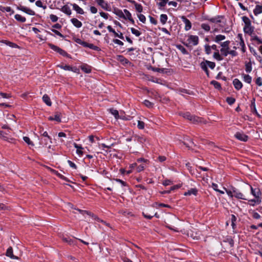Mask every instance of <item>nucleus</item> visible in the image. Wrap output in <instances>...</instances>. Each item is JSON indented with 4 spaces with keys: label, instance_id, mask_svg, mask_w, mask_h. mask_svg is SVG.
I'll list each match as a JSON object with an SVG mask.
<instances>
[{
    "label": "nucleus",
    "instance_id": "1",
    "mask_svg": "<svg viewBox=\"0 0 262 262\" xmlns=\"http://www.w3.org/2000/svg\"><path fill=\"white\" fill-rule=\"evenodd\" d=\"M178 219L173 215H170L167 218V222L169 224H167V227L174 231H178V230L174 228V225H177V223L178 222Z\"/></svg>",
    "mask_w": 262,
    "mask_h": 262
},
{
    "label": "nucleus",
    "instance_id": "2",
    "mask_svg": "<svg viewBox=\"0 0 262 262\" xmlns=\"http://www.w3.org/2000/svg\"><path fill=\"white\" fill-rule=\"evenodd\" d=\"M181 115L185 119L195 124L201 123V119L198 117L191 115L189 113H181Z\"/></svg>",
    "mask_w": 262,
    "mask_h": 262
},
{
    "label": "nucleus",
    "instance_id": "3",
    "mask_svg": "<svg viewBox=\"0 0 262 262\" xmlns=\"http://www.w3.org/2000/svg\"><path fill=\"white\" fill-rule=\"evenodd\" d=\"M187 41L189 44L196 46L199 42V37L196 35H190L188 36Z\"/></svg>",
    "mask_w": 262,
    "mask_h": 262
},
{
    "label": "nucleus",
    "instance_id": "4",
    "mask_svg": "<svg viewBox=\"0 0 262 262\" xmlns=\"http://www.w3.org/2000/svg\"><path fill=\"white\" fill-rule=\"evenodd\" d=\"M17 8L18 10H20L30 15H35V13L34 11H33L32 10L30 9V8H28L25 6H19L17 7Z\"/></svg>",
    "mask_w": 262,
    "mask_h": 262
},
{
    "label": "nucleus",
    "instance_id": "5",
    "mask_svg": "<svg viewBox=\"0 0 262 262\" xmlns=\"http://www.w3.org/2000/svg\"><path fill=\"white\" fill-rule=\"evenodd\" d=\"M120 16L122 17L124 19H128L132 23H134V20L132 18V15H131L130 13L127 9H124L123 10V13L121 12V15H120Z\"/></svg>",
    "mask_w": 262,
    "mask_h": 262
},
{
    "label": "nucleus",
    "instance_id": "6",
    "mask_svg": "<svg viewBox=\"0 0 262 262\" xmlns=\"http://www.w3.org/2000/svg\"><path fill=\"white\" fill-rule=\"evenodd\" d=\"M232 192H233L234 196L238 199L246 200L244 195L235 187H232Z\"/></svg>",
    "mask_w": 262,
    "mask_h": 262
},
{
    "label": "nucleus",
    "instance_id": "7",
    "mask_svg": "<svg viewBox=\"0 0 262 262\" xmlns=\"http://www.w3.org/2000/svg\"><path fill=\"white\" fill-rule=\"evenodd\" d=\"M237 38L238 39V40H237V41H238V45H239V46L241 47V50H242V52L244 53L245 52L246 47H245L244 39L242 37V34H238L237 36Z\"/></svg>",
    "mask_w": 262,
    "mask_h": 262
},
{
    "label": "nucleus",
    "instance_id": "8",
    "mask_svg": "<svg viewBox=\"0 0 262 262\" xmlns=\"http://www.w3.org/2000/svg\"><path fill=\"white\" fill-rule=\"evenodd\" d=\"M234 136L238 140L244 142L247 141L248 139V137L247 135L241 132H237L234 135Z\"/></svg>",
    "mask_w": 262,
    "mask_h": 262
},
{
    "label": "nucleus",
    "instance_id": "9",
    "mask_svg": "<svg viewBox=\"0 0 262 262\" xmlns=\"http://www.w3.org/2000/svg\"><path fill=\"white\" fill-rule=\"evenodd\" d=\"M182 19L185 24V30L186 31L189 30L191 28V23L189 19L186 18L185 16L182 17Z\"/></svg>",
    "mask_w": 262,
    "mask_h": 262
},
{
    "label": "nucleus",
    "instance_id": "10",
    "mask_svg": "<svg viewBox=\"0 0 262 262\" xmlns=\"http://www.w3.org/2000/svg\"><path fill=\"white\" fill-rule=\"evenodd\" d=\"M95 2L104 10H107L109 6L106 2L104 0H95Z\"/></svg>",
    "mask_w": 262,
    "mask_h": 262
},
{
    "label": "nucleus",
    "instance_id": "11",
    "mask_svg": "<svg viewBox=\"0 0 262 262\" xmlns=\"http://www.w3.org/2000/svg\"><path fill=\"white\" fill-rule=\"evenodd\" d=\"M244 31L245 33L251 35L254 31V27L251 25L245 26L244 27Z\"/></svg>",
    "mask_w": 262,
    "mask_h": 262
},
{
    "label": "nucleus",
    "instance_id": "12",
    "mask_svg": "<svg viewBox=\"0 0 262 262\" xmlns=\"http://www.w3.org/2000/svg\"><path fill=\"white\" fill-rule=\"evenodd\" d=\"M233 84L235 87V88L237 90H239L240 89H242V86H243V84L241 82V81H239L238 79H234L233 81Z\"/></svg>",
    "mask_w": 262,
    "mask_h": 262
},
{
    "label": "nucleus",
    "instance_id": "13",
    "mask_svg": "<svg viewBox=\"0 0 262 262\" xmlns=\"http://www.w3.org/2000/svg\"><path fill=\"white\" fill-rule=\"evenodd\" d=\"M73 9L76 11V12L80 14H83L84 12L83 10L78 5L76 4H71Z\"/></svg>",
    "mask_w": 262,
    "mask_h": 262
},
{
    "label": "nucleus",
    "instance_id": "14",
    "mask_svg": "<svg viewBox=\"0 0 262 262\" xmlns=\"http://www.w3.org/2000/svg\"><path fill=\"white\" fill-rule=\"evenodd\" d=\"M110 112L115 117L116 119H118L119 118L122 119H125V118L124 117L120 116L119 115L118 111L116 110H115L114 108H111L110 109Z\"/></svg>",
    "mask_w": 262,
    "mask_h": 262
},
{
    "label": "nucleus",
    "instance_id": "15",
    "mask_svg": "<svg viewBox=\"0 0 262 262\" xmlns=\"http://www.w3.org/2000/svg\"><path fill=\"white\" fill-rule=\"evenodd\" d=\"M129 2L134 4L136 10L139 12H141L143 10L142 6L141 4L137 3L135 1L132 0H127Z\"/></svg>",
    "mask_w": 262,
    "mask_h": 262
},
{
    "label": "nucleus",
    "instance_id": "16",
    "mask_svg": "<svg viewBox=\"0 0 262 262\" xmlns=\"http://www.w3.org/2000/svg\"><path fill=\"white\" fill-rule=\"evenodd\" d=\"M200 66L201 68L205 72L206 75L208 77L209 76V71L208 70V66H207V62H206V60L205 61H203L201 63Z\"/></svg>",
    "mask_w": 262,
    "mask_h": 262
},
{
    "label": "nucleus",
    "instance_id": "17",
    "mask_svg": "<svg viewBox=\"0 0 262 262\" xmlns=\"http://www.w3.org/2000/svg\"><path fill=\"white\" fill-rule=\"evenodd\" d=\"M61 11L67 14L70 15L72 14V11L68 5H64L61 8Z\"/></svg>",
    "mask_w": 262,
    "mask_h": 262
},
{
    "label": "nucleus",
    "instance_id": "18",
    "mask_svg": "<svg viewBox=\"0 0 262 262\" xmlns=\"http://www.w3.org/2000/svg\"><path fill=\"white\" fill-rule=\"evenodd\" d=\"M71 21L75 27L78 28H80L82 25V23L77 18H72Z\"/></svg>",
    "mask_w": 262,
    "mask_h": 262
},
{
    "label": "nucleus",
    "instance_id": "19",
    "mask_svg": "<svg viewBox=\"0 0 262 262\" xmlns=\"http://www.w3.org/2000/svg\"><path fill=\"white\" fill-rule=\"evenodd\" d=\"M6 255L8 257H10L12 259H18V257L16 256H14L13 254V250L12 247H9L6 252Z\"/></svg>",
    "mask_w": 262,
    "mask_h": 262
},
{
    "label": "nucleus",
    "instance_id": "20",
    "mask_svg": "<svg viewBox=\"0 0 262 262\" xmlns=\"http://www.w3.org/2000/svg\"><path fill=\"white\" fill-rule=\"evenodd\" d=\"M198 193V190L196 188H191L190 190H188L187 191L184 193L185 195H190L193 194L194 195H196Z\"/></svg>",
    "mask_w": 262,
    "mask_h": 262
},
{
    "label": "nucleus",
    "instance_id": "21",
    "mask_svg": "<svg viewBox=\"0 0 262 262\" xmlns=\"http://www.w3.org/2000/svg\"><path fill=\"white\" fill-rule=\"evenodd\" d=\"M251 188V192L252 194L254 196L255 198H259V196L260 195V192L258 189H254L253 188L252 186H250Z\"/></svg>",
    "mask_w": 262,
    "mask_h": 262
},
{
    "label": "nucleus",
    "instance_id": "22",
    "mask_svg": "<svg viewBox=\"0 0 262 262\" xmlns=\"http://www.w3.org/2000/svg\"><path fill=\"white\" fill-rule=\"evenodd\" d=\"M43 101L48 106H51L52 105V102L51 101L50 98L47 95L45 94L42 97Z\"/></svg>",
    "mask_w": 262,
    "mask_h": 262
},
{
    "label": "nucleus",
    "instance_id": "23",
    "mask_svg": "<svg viewBox=\"0 0 262 262\" xmlns=\"http://www.w3.org/2000/svg\"><path fill=\"white\" fill-rule=\"evenodd\" d=\"M253 13L255 15H257L262 13V6L256 5L253 10Z\"/></svg>",
    "mask_w": 262,
    "mask_h": 262
},
{
    "label": "nucleus",
    "instance_id": "24",
    "mask_svg": "<svg viewBox=\"0 0 262 262\" xmlns=\"http://www.w3.org/2000/svg\"><path fill=\"white\" fill-rule=\"evenodd\" d=\"M73 145L74 147L77 149V154L80 156H82L83 155V151H82L83 148L82 147V146L81 145L77 144L75 143H74Z\"/></svg>",
    "mask_w": 262,
    "mask_h": 262
},
{
    "label": "nucleus",
    "instance_id": "25",
    "mask_svg": "<svg viewBox=\"0 0 262 262\" xmlns=\"http://www.w3.org/2000/svg\"><path fill=\"white\" fill-rule=\"evenodd\" d=\"M225 38V36L223 35H217L214 37V41L216 43H220L221 41L224 40Z\"/></svg>",
    "mask_w": 262,
    "mask_h": 262
},
{
    "label": "nucleus",
    "instance_id": "26",
    "mask_svg": "<svg viewBox=\"0 0 262 262\" xmlns=\"http://www.w3.org/2000/svg\"><path fill=\"white\" fill-rule=\"evenodd\" d=\"M249 204L254 206L255 204H259L261 202L259 198H255L254 199H252L249 201Z\"/></svg>",
    "mask_w": 262,
    "mask_h": 262
},
{
    "label": "nucleus",
    "instance_id": "27",
    "mask_svg": "<svg viewBox=\"0 0 262 262\" xmlns=\"http://www.w3.org/2000/svg\"><path fill=\"white\" fill-rule=\"evenodd\" d=\"M14 18L18 21L20 23H25L26 21V19L25 17L22 16L19 14H16L14 16Z\"/></svg>",
    "mask_w": 262,
    "mask_h": 262
},
{
    "label": "nucleus",
    "instance_id": "28",
    "mask_svg": "<svg viewBox=\"0 0 262 262\" xmlns=\"http://www.w3.org/2000/svg\"><path fill=\"white\" fill-rule=\"evenodd\" d=\"M243 79L245 82L250 84L252 81V77L249 75L243 74Z\"/></svg>",
    "mask_w": 262,
    "mask_h": 262
},
{
    "label": "nucleus",
    "instance_id": "29",
    "mask_svg": "<svg viewBox=\"0 0 262 262\" xmlns=\"http://www.w3.org/2000/svg\"><path fill=\"white\" fill-rule=\"evenodd\" d=\"M168 17L167 15L162 14L160 15V21L164 25L166 24L167 20Z\"/></svg>",
    "mask_w": 262,
    "mask_h": 262
},
{
    "label": "nucleus",
    "instance_id": "30",
    "mask_svg": "<svg viewBox=\"0 0 262 262\" xmlns=\"http://www.w3.org/2000/svg\"><path fill=\"white\" fill-rule=\"evenodd\" d=\"M81 69L86 73H90L91 72V68L86 65L81 66Z\"/></svg>",
    "mask_w": 262,
    "mask_h": 262
},
{
    "label": "nucleus",
    "instance_id": "31",
    "mask_svg": "<svg viewBox=\"0 0 262 262\" xmlns=\"http://www.w3.org/2000/svg\"><path fill=\"white\" fill-rule=\"evenodd\" d=\"M242 20L245 24V26H248V25H251V21L248 17L245 16H243Z\"/></svg>",
    "mask_w": 262,
    "mask_h": 262
},
{
    "label": "nucleus",
    "instance_id": "32",
    "mask_svg": "<svg viewBox=\"0 0 262 262\" xmlns=\"http://www.w3.org/2000/svg\"><path fill=\"white\" fill-rule=\"evenodd\" d=\"M251 111L253 113H255L258 117H260V115L257 113V110L256 109V106H255L254 102H252L251 106Z\"/></svg>",
    "mask_w": 262,
    "mask_h": 262
},
{
    "label": "nucleus",
    "instance_id": "33",
    "mask_svg": "<svg viewBox=\"0 0 262 262\" xmlns=\"http://www.w3.org/2000/svg\"><path fill=\"white\" fill-rule=\"evenodd\" d=\"M230 42L229 40L221 42L220 43L221 46L222 47L221 49H229V46Z\"/></svg>",
    "mask_w": 262,
    "mask_h": 262
},
{
    "label": "nucleus",
    "instance_id": "34",
    "mask_svg": "<svg viewBox=\"0 0 262 262\" xmlns=\"http://www.w3.org/2000/svg\"><path fill=\"white\" fill-rule=\"evenodd\" d=\"M224 189L226 191V193L231 198H232L234 196L233 192H232V187H231L230 189H227L225 187H224Z\"/></svg>",
    "mask_w": 262,
    "mask_h": 262
},
{
    "label": "nucleus",
    "instance_id": "35",
    "mask_svg": "<svg viewBox=\"0 0 262 262\" xmlns=\"http://www.w3.org/2000/svg\"><path fill=\"white\" fill-rule=\"evenodd\" d=\"M245 70L247 73H249L252 71V65L251 62H248L246 64Z\"/></svg>",
    "mask_w": 262,
    "mask_h": 262
},
{
    "label": "nucleus",
    "instance_id": "36",
    "mask_svg": "<svg viewBox=\"0 0 262 262\" xmlns=\"http://www.w3.org/2000/svg\"><path fill=\"white\" fill-rule=\"evenodd\" d=\"M58 67L64 70L71 71L72 69V67L68 65L60 64Z\"/></svg>",
    "mask_w": 262,
    "mask_h": 262
},
{
    "label": "nucleus",
    "instance_id": "37",
    "mask_svg": "<svg viewBox=\"0 0 262 262\" xmlns=\"http://www.w3.org/2000/svg\"><path fill=\"white\" fill-rule=\"evenodd\" d=\"M211 84L213 85V86H214V88L215 89H220L221 88L220 83L219 82H218L217 81H216L215 80H212L211 82Z\"/></svg>",
    "mask_w": 262,
    "mask_h": 262
},
{
    "label": "nucleus",
    "instance_id": "38",
    "mask_svg": "<svg viewBox=\"0 0 262 262\" xmlns=\"http://www.w3.org/2000/svg\"><path fill=\"white\" fill-rule=\"evenodd\" d=\"M23 139L25 142H26L28 145L34 146L33 143L30 140V138L28 137H24Z\"/></svg>",
    "mask_w": 262,
    "mask_h": 262
},
{
    "label": "nucleus",
    "instance_id": "39",
    "mask_svg": "<svg viewBox=\"0 0 262 262\" xmlns=\"http://www.w3.org/2000/svg\"><path fill=\"white\" fill-rule=\"evenodd\" d=\"M201 28L206 31H209L210 29V27L208 24L203 23L201 25Z\"/></svg>",
    "mask_w": 262,
    "mask_h": 262
},
{
    "label": "nucleus",
    "instance_id": "40",
    "mask_svg": "<svg viewBox=\"0 0 262 262\" xmlns=\"http://www.w3.org/2000/svg\"><path fill=\"white\" fill-rule=\"evenodd\" d=\"M209 21L213 23H219L221 22L220 17L217 16L214 18H211L209 19Z\"/></svg>",
    "mask_w": 262,
    "mask_h": 262
},
{
    "label": "nucleus",
    "instance_id": "41",
    "mask_svg": "<svg viewBox=\"0 0 262 262\" xmlns=\"http://www.w3.org/2000/svg\"><path fill=\"white\" fill-rule=\"evenodd\" d=\"M144 104L148 108H151L153 106L154 104L147 100H145L143 102Z\"/></svg>",
    "mask_w": 262,
    "mask_h": 262
},
{
    "label": "nucleus",
    "instance_id": "42",
    "mask_svg": "<svg viewBox=\"0 0 262 262\" xmlns=\"http://www.w3.org/2000/svg\"><path fill=\"white\" fill-rule=\"evenodd\" d=\"M132 33L135 35L136 36L138 37L141 35V33L137 29H135L134 28H132L130 29Z\"/></svg>",
    "mask_w": 262,
    "mask_h": 262
},
{
    "label": "nucleus",
    "instance_id": "43",
    "mask_svg": "<svg viewBox=\"0 0 262 262\" xmlns=\"http://www.w3.org/2000/svg\"><path fill=\"white\" fill-rule=\"evenodd\" d=\"M177 48L180 50L181 51V52L182 53H183L184 54H187V50H186V49L183 47L181 45H178L177 46Z\"/></svg>",
    "mask_w": 262,
    "mask_h": 262
},
{
    "label": "nucleus",
    "instance_id": "44",
    "mask_svg": "<svg viewBox=\"0 0 262 262\" xmlns=\"http://www.w3.org/2000/svg\"><path fill=\"white\" fill-rule=\"evenodd\" d=\"M48 142H49V141L47 138H44V139L41 138L40 140V144L47 146L48 144Z\"/></svg>",
    "mask_w": 262,
    "mask_h": 262
},
{
    "label": "nucleus",
    "instance_id": "45",
    "mask_svg": "<svg viewBox=\"0 0 262 262\" xmlns=\"http://www.w3.org/2000/svg\"><path fill=\"white\" fill-rule=\"evenodd\" d=\"M48 46H49V47L52 49L53 50L56 51V52H58L59 50V48L57 46H55V45H54L52 43H48Z\"/></svg>",
    "mask_w": 262,
    "mask_h": 262
},
{
    "label": "nucleus",
    "instance_id": "46",
    "mask_svg": "<svg viewBox=\"0 0 262 262\" xmlns=\"http://www.w3.org/2000/svg\"><path fill=\"white\" fill-rule=\"evenodd\" d=\"M213 57L214 58L217 59V60H222L223 58L221 57L220 54H219V51L214 52L213 54Z\"/></svg>",
    "mask_w": 262,
    "mask_h": 262
},
{
    "label": "nucleus",
    "instance_id": "47",
    "mask_svg": "<svg viewBox=\"0 0 262 262\" xmlns=\"http://www.w3.org/2000/svg\"><path fill=\"white\" fill-rule=\"evenodd\" d=\"M41 136L44 138H47L48 140L49 141L50 143H52V139L51 137L48 135V134L47 132H44Z\"/></svg>",
    "mask_w": 262,
    "mask_h": 262
},
{
    "label": "nucleus",
    "instance_id": "48",
    "mask_svg": "<svg viewBox=\"0 0 262 262\" xmlns=\"http://www.w3.org/2000/svg\"><path fill=\"white\" fill-rule=\"evenodd\" d=\"M60 114L59 113H56L54 115V120L58 122H61V119H60Z\"/></svg>",
    "mask_w": 262,
    "mask_h": 262
},
{
    "label": "nucleus",
    "instance_id": "49",
    "mask_svg": "<svg viewBox=\"0 0 262 262\" xmlns=\"http://www.w3.org/2000/svg\"><path fill=\"white\" fill-rule=\"evenodd\" d=\"M226 101L230 105H232L235 102V99L232 97H227L226 99Z\"/></svg>",
    "mask_w": 262,
    "mask_h": 262
},
{
    "label": "nucleus",
    "instance_id": "50",
    "mask_svg": "<svg viewBox=\"0 0 262 262\" xmlns=\"http://www.w3.org/2000/svg\"><path fill=\"white\" fill-rule=\"evenodd\" d=\"M229 49H221V52L224 56H227L229 53Z\"/></svg>",
    "mask_w": 262,
    "mask_h": 262
},
{
    "label": "nucleus",
    "instance_id": "51",
    "mask_svg": "<svg viewBox=\"0 0 262 262\" xmlns=\"http://www.w3.org/2000/svg\"><path fill=\"white\" fill-rule=\"evenodd\" d=\"M207 62L208 67H209L211 69H213L215 68V63L213 62L206 60Z\"/></svg>",
    "mask_w": 262,
    "mask_h": 262
},
{
    "label": "nucleus",
    "instance_id": "52",
    "mask_svg": "<svg viewBox=\"0 0 262 262\" xmlns=\"http://www.w3.org/2000/svg\"><path fill=\"white\" fill-rule=\"evenodd\" d=\"M35 5L38 7L42 8L43 9H46L47 8L46 6H43L42 3L40 1H37L35 2Z\"/></svg>",
    "mask_w": 262,
    "mask_h": 262
},
{
    "label": "nucleus",
    "instance_id": "53",
    "mask_svg": "<svg viewBox=\"0 0 262 262\" xmlns=\"http://www.w3.org/2000/svg\"><path fill=\"white\" fill-rule=\"evenodd\" d=\"M4 42L8 46L11 47H12V48H16L17 47V45H16L15 43H14L12 42H10V41H6L5 40L4 41Z\"/></svg>",
    "mask_w": 262,
    "mask_h": 262
},
{
    "label": "nucleus",
    "instance_id": "54",
    "mask_svg": "<svg viewBox=\"0 0 262 262\" xmlns=\"http://www.w3.org/2000/svg\"><path fill=\"white\" fill-rule=\"evenodd\" d=\"M144 123L141 121H138V125L137 126L139 129H142L144 128Z\"/></svg>",
    "mask_w": 262,
    "mask_h": 262
},
{
    "label": "nucleus",
    "instance_id": "55",
    "mask_svg": "<svg viewBox=\"0 0 262 262\" xmlns=\"http://www.w3.org/2000/svg\"><path fill=\"white\" fill-rule=\"evenodd\" d=\"M252 40L256 41L258 44H262V40L257 36H252Z\"/></svg>",
    "mask_w": 262,
    "mask_h": 262
},
{
    "label": "nucleus",
    "instance_id": "56",
    "mask_svg": "<svg viewBox=\"0 0 262 262\" xmlns=\"http://www.w3.org/2000/svg\"><path fill=\"white\" fill-rule=\"evenodd\" d=\"M138 17L139 19V20L143 23H144L146 21V18L145 16L143 14H139L138 15Z\"/></svg>",
    "mask_w": 262,
    "mask_h": 262
},
{
    "label": "nucleus",
    "instance_id": "57",
    "mask_svg": "<svg viewBox=\"0 0 262 262\" xmlns=\"http://www.w3.org/2000/svg\"><path fill=\"white\" fill-rule=\"evenodd\" d=\"M62 240L64 242L69 243L70 245L74 244V242L71 239H70L69 237H63Z\"/></svg>",
    "mask_w": 262,
    "mask_h": 262
},
{
    "label": "nucleus",
    "instance_id": "58",
    "mask_svg": "<svg viewBox=\"0 0 262 262\" xmlns=\"http://www.w3.org/2000/svg\"><path fill=\"white\" fill-rule=\"evenodd\" d=\"M50 18L53 22L57 21L58 19V17L56 15H54V14H51L50 15Z\"/></svg>",
    "mask_w": 262,
    "mask_h": 262
},
{
    "label": "nucleus",
    "instance_id": "59",
    "mask_svg": "<svg viewBox=\"0 0 262 262\" xmlns=\"http://www.w3.org/2000/svg\"><path fill=\"white\" fill-rule=\"evenodd\" d=\"M3 11H6L7 12H10L11 14H13L14 13V11L13 10H12V9L10 7H4L3 8Z\"/></svg>",
    "mask_w": 262,
    "mask_h": 262
},
{
    "label": "nucleus",
    "instance_id": "60",
    "mask_svg": "<svg viewBox=\"0 0 262 262\" xmlns=\"http://www.w3.org/2000/svg\"><path fill=\"white\" fill-rule=\"evenodd\" d=\"M205 49L206 53L207 54H210L211 53V47L208 45H206L205 46Z\"/></svg>",
    "mask_w": 262,
    "mask_h": 262
},
{
    "label": "nucleus",
    "instance_id": "61",
    "mask_svg": "<svg viewBox=\"0 0 262 262\" xmlns=\"http://www.w3.org/2000/svg\"><path fill=\"white\" fill-rule=\"evenodd\" d=\"M53 173L56 174L58 177H59L60 178L62 179L63 180L66 179V178L60 173H58L57 171H55V170L52 169L51 170Z\"/></svg>",
    "mask_w": 262,
    "mask_h": 262
},
{
    "label": "nucleus",
    "instance_id": "62",
    "mask_svg": "<svg viewBox=\"0 0 262 262\" xmlns=\"http://www.w3.org/2000/svg\"><path fill=\"white\" fill-rule=\"evenodd\" d=\"M88 47H89L90 49L95 50H97V51L99 50V48L97 46H94L92 43H90V44L88 45Z\"/></svg>",
    "mask_w": 262,
    "mask_h": 262
},
{
    "label": "nucleus",
    "instance_id": "63",
    "mask_svg": "<svg viewBox=\"0 0 262 262\" xmlns=\"http://www.w3.org/2000/svg\"><path fill=\"white\" fill-rule=\"evenodd\" d=\"M257 85L258 86H261L262 85V80L261 78L260 77H258L256 79L255 81Z\"/></svg>",
    "mask_w": 262,
    "mask_h": 262
},
{
    "label": "nucleus",
    "instance_id": "64",
    "mask_svg": "<svg viewBox=\"0 0 262 262\" xmlns=\"http://www.w3.org/2000/svg\"><path fill=\"white\" fill-rule=\"evenodd\" d=\"M68 163L69 164L70 167H71L73 168L76 169L77 166H76V164L75 163H74L73 162H72L71 161L68 160Z\"/></svg>",
    "mask_w": 262,
    "mask_h": 262
}]
</instances>
